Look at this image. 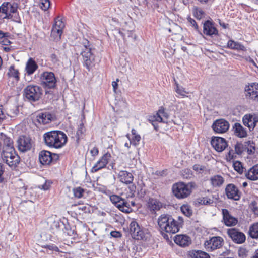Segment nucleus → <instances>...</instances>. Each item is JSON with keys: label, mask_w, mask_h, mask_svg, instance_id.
Here are the masks:
<instances>
[{"label": "nucleus", "mask_w": 258, "mask_h": 258, "mask_svg": "<svg viewBox=\"0 0 258 258\" xmlns=\"http://www.w3.org/2000/svg\"><path fill=\"white\" fill-rule=\"evenodd\" d=\"M45 144L52 148L59 149L64 146L68 140L67 135L62 131L54 130L43 135Z\"/></svg>", "instance_id": "obj_1"}, {"label": "nucleus", "mask_w": 258, "mask_h": 258, "mask_svg": "<svg viewBox=\"0 0 258 258\" xmlns=\"http://www.w3.org/2000/svg\"><path fill=\"white\" fill-rule=\"evenodd\" d=\"M158 226L161 232L175 234L179 230V225L171 215L163 214L158 218Z\"/></svg>", "instance_id": "obj_2"}, {"label": "nucleus", "mask_w": 258, "mask_h": 258, "mask_svg": "<svg viewBox=\"0 0 258 258\" xmlns=\"http://www.w3.org/2000/svg\"><path fill=\"white\" fill-rule=\"evenodd\" d=\"M192 187V183L185 184L183 182H178L173 185L172 192L176 198L184 199L191 194Z\"/></svg>", "instance_id": "obj_3"}, {"label": "nucleus", "mask_w": 258, "mask_h": 258, "mask_svg": "<svg viewBox=\"0 0 258 258\" xmlns=\"http://www.w3.org/2000/svg\"><path fill=\"white\" fill-rule=\"evenodd\" d=\"M42 95V89L37 85H29L24 90V96L30 102L38 101Z\"/></svg>", "instance_id": "obj_4"}, {"label": "nucleus", "mask_w": 258, "mask_h": 258, "mask_svg": "<svg viewBox=\"0 0 258 258\" xmlns=\"http://www.w3.org/2000/svg\"><path fill=\"white\" fill-rule=\"evenodd\" d=\"M1 156L3 161L12 168H15L20 162V157L16 154L14 149L3 150Z\"/></svg>", "instance_id": "obj_5"}, {"label": "nucleus", "mask_w": 258, "mask_h": 258, "mask_svg": "<svg viewBox=\"0 0 258 258\" xmlns=\"http://www.w3.org/2000/svg\"><path fill=\"white\" fill-rule=\"evenodd\" d=\"M83 47V50L80 53L82 56L84 66L88 71H90L95 65V57L93 50L89 46H87L85 43Z\"/></svg>", "instance_id": "obj_6"}, {"label": "nucleus", "mask_w": 258, "mask_h": 258, "mask_svg": "<svg viewBox=\"0 0 258 258\" xmlns=\"http://www.w3.org/2000/svg\"><path fill=\"white\" fill-rule=\"evenodd\" d=\"M110 200L112 203L120 211L125 213H129L131 211L130 203L126 201L125 199L121 198L120 196L112 195L110 196Z\"/></svg>", "instance_id": "obj_7"}, {"label": "nucleus", "mask_w": 258, "mask_h": 258, "mask_svg": "<svg viewBox=\"0 0 258 258\" xmlns=\"http://www.w3.org/2000/svg\"><path fill=\"white\" fill-rule=\"evenodd\" d=\"M223 239L220 236H214L204 243L206 249L208 251H212L219 249L224 244Z\"/></svg>", "instance_id": "obj_8"}, {"label": "nucleus", "mask_w": 258, "mask_h": 258, "mask_svg": "<svg viewBox=\"0 0 258 258\" xmlns=\"http://www.w3.org/2000/svg\"><path fill=\"white\" fill-rule=\"evenodd\" d=\"M42 84L48 88H54L56 87V79L52 72H45L41 75Z\"/></svg>", "instance_id": "obj_9"}, {"label": "nucleus", "mask_w": 258, "mask_h": 258, "mask_svg": "<svg viewBox=\"0 0 258 258\" xmlns=\"http://www.w3.org/2000/svg\"><path fill=\"white\" fill-rule=\"evenodd\" d=\"M18 150L22 152L30 150L32 146L31 139L26 136L19 137L17 141Z\"/></svg>", "instance_id": "obj_10"}, {"label": "nucleus", "mask_w": 258, "mask_h": 258, "mask_svg": "<svg viewBox=\"0 0 258 258\" xmlns=\"http://www.w3.org/2000/svg\"><path fill=\"white\" fill-rule=\"evenodd\" d=\"M229 122L224 119H217L212 125L213 131L218 134L226 133L229 130Z\"/></svg>", "instance_id": "obj_11"}, {"label": "nucleus", "mask_w": 258, "mask_h": 258, "mask_svg": "<svg viewBox=\"0 0 258 258\" xmlns=\"http://www.w3.org/2000/svg\"><path fill=\"white\" fill-rule=\"evenodd\" d=\"M18 5L13 2H4L0 7V13L5 14V18H10L11 14L17 12Z\"/></svg>", "instance_id": "obj_12"}, {"label": "nucleus", "mask_w": 258, "mask_h": 258, "mask_svg": "<svg viewBox=\"0 0 258 258\" xmlns=\"http://www.w3.org/2000/svg\"><path fill=\"white\" fill-rule=\"evenodd\" d=\"M227 233L233 241L236 243L242 244L245 241L246 237L245 235L235 228L228 229Z\"/></svg>", "instance_id": "obj_13"}, {"label": "nucleus", "mask_w": 258, "mask_h": 258, "mask_svg": "<svg viewBox=\"0 0 258 258\" xmlns=\"http://www.w3.org/2000/svg\"><path fill=\"white\" fill-rule=\"evenodd\" d=\"M225 194L229 199L238 201L241 197V192L233 184H228L225 188Z\"/></svg>", "instance_id": "obj_14"}, {"label": "nucleus", "mask_w": 258, "mask_h": 258, "mask_svg": "<svg viewBox=\"0 0 258 258\" xmlns=\"http://www.w3.org/2000/svg\"><path fill=\"white\" fill-rule=\"evenodd\" d=\"M54 158L57 159L58 158V155L56 154H52L50 152L48 151H42L39 154V160L43 165L49 164Z\"/></svg>", "instance_id": "obj_15"}, {"label": "nucleus", "mask_w": 258, "mask_h": 258, "mask_svg": "<svg viewBox=\"0 0 258 258\" xmlns=\"http://www.w3.org/2000/svg\"><path fill=\"white\" fill-rule=\"evenodd\" d=\"M245 91L247 98L258 101V83H253L246 87Z\"/></svg>", "instance_id": "obj_16"}, {"label": "nucleus", "mask_w": 258, "mask_h": 258, "mask_svg": "<svg viewBox=\"0 0 258 258\" xmlns=\"http://www.w3.org/2000/svg\"><path fill=\"white\" fill-rule=\"evenodd\" d=\"M211 143L212 147L218 152H222L227 146L225 139L219 137H213Z\"/></svg>", "instance_id": "obj_17"}, {"label": "nucleus", "mask_w": 258, "mask_h": 258, "mask_svg": "<svg viewBox=\"0 0 258 258\" xmlns=\"http://www.w3.org/2000/svg\"><path fill=\"white\" fill-rule=\"evenodd\" d=\"M223 215V221L227 226H233L238 223V219L231 215L229 211L226 209L222 210Z\"/></svg>", "instance_id": "obj_18"}, {"label": "nucleus", "mask_w": 258, "mask_h": 258, "mask_svg": "<svg viewBox=\"0 0 258 258\" xmlns=\"http://www.w3.org/2000/svg\"><path fill=\"white\" fill-rule=\"evenodd\" d=\"M147 207L152 214H155L162 207V204L159 200L150 198L147 202Z\"/></svg>", "instance_id": "obj_19"}, {"label": "nucleus", "mask_w": 258, "mask_h": 258, "mask_svg": "<svg viewBox=\"0 0 258 258\" xmlns=\"http://www.w3.org/2000/svg\"><path fill=\"white\" fill-rule=\"evenodd\" d=\"M203 33L206 35L212 36L217 35L218 31L212 22L207 20L203 25Z\"/></svg>", "instance_id": "obj_20"}, {"label": "nucleus", "mask_w": 258, "mask_h": 258, "mask_svg": "<svg viewBox=\"0 0 258 258\" xmlns=\"http://www.w3.org/2000/svg\"><path fill=\"white\" fill-rule=\"evenodd\" d=\"M111 158V155L109 153L105 154L93 166L92 170L96 172L99 170L105 167L108 163L109 160Z\"/></svg>", "instance_id": "obj_21"}, {"label": "nucleus", "mask_w": 258, "mask_h": 258, "mask_svg": "<svg viewBox=\"0 0 258 258\" xmlns=\"http://www.w3.org/2000/svg\"><path fill=\"white\" fill-rule=\"evenodd\" d=\"M242 121L244 125L251 131L255 127L256 122H258V118L251 114H246L243 117Z\"/></svg>", "instance_id": "obj_22"}, {"label": "nucleus", "mask_w": 258, "mask_h": 258, "mask_svg": "<svg viewBox=\"0 0 258 258\" xmlns=\"http://www.w3.org/2000/svg\"><path fill=\"white\" fill-rule=\"evenodd\" d=\"M118 178L121 182L128 184L133 182L134 177L131 173L122 170L119 172Z\"/></svg>", "instance_id": "obj_23"}, {"label": "nucleus", "mask_w": 258, "mask_h": 258, "mask_svg": "<svg viewBox=\"0 0 258 258\" xmlns=\"http://www.w3.org/2000/svg\"><path fill=\"white\" fill-rule=\"evenodd\" d=\"M52 115L48 112L40 113L36 117V121L40 124H46L51 121Z\"/></svg>", "instance_id": "obj_24"}, {"label": "nucleus", "mask_w": 258, "mask_h": 258, "mask_svg": "<svg viewBox=\"0 0 258 258\" xmlns=\"http://www.w3.org/2000/svg\"><path fill=\"white\" fill-rule=\"evenodd\" d=\"M168 118V113L165 112L164 108H161L159 109L156 114L153 116L154 120L152 121L153 122L156 121L160 122H167Z\"/></svg>", "instance_id": "obj_25"}, {"label": "nucleus", "mask_w": 258, "mask_h": 258, "mask_svg": "<svg viewBox=\"0 0 258 258\" xmlns=\"http://www.w3.org/2000/svg\"><path fill=\"white\" fill-rule=\"evenodd\" d=\"M174 241L177 244L185 247L188 246L190 243V239L187 236L178 235L175 237Z\"/></svg>", "instance_id": "obj_26"}, {"label": "nucleus", "mask_w": 258, "mask_h": 258, "mask_svg": "<svg viewBox=\"0 0 258 258\" xmlns=\"http://www.w3.org/2000/svg\"><path fill=\"white\" fill-rule=\"evenodd\" d=\"M233 130L235 135L239 138H244L247 136V132L246 130L242 126V125L238 122L234 123L233 126Z\"/></svg>", "instance_id": "obj_27"}, {"label": "nucleus", "mask_w": 258, "mask_h": 258, "mask_svg": "<svg viewBox=\"0 0 258 258\" xmlns=\"http://www.w3.org/2000/svg\"><path fill=\"white\" fill-rule=\"evenodd\" d=\"M38 65L36 62L32 58H30L26 63V71L29 75H32L37 69Z\"/></svg>", "instance_id": "obj_28"}, {"label": "nucleus", "mask_w": 258, "mask_h": 258, "mask_svg": "<svg viewBox=\"0 0 258 258\" xmlns=\"http://www.w3.org/2000/svg\"><path fill=\"white\" fill-rule=\"evenodd\" d=\"M247 178L251 180H256L258 179V164H256L251 168L245 174Z\"/></svg>", "instance_id": "obj_29"}, {"label": "nucleus", "mask_w": 258, "mask_h": 258, "mask_svg": "<svg viewBox=\"0 0 258 258\" xmlns=\"http://www.w3.org/2000/svg\"><path fill=\"white\" fill-rule=\"evenodd\" d=\"M188 258H210L209 255L201 250H192L188 253Z\"/></svg>", "instance_id": "obj_30"}, {"label": "nucleus", "mask_w": 258, "mask_h": 258, "mask_svg": "<svg viewBox=\"0 0 258 258\" xmlns=\"http://www.w3.org/2000/svg\"><path fill=\"white\" fill-rule=\"evenodd\" d=\"M210 182L213 187H219L223 184L224 179L221 175H216L210 178Z\"/></svg>", "instance_id": "obj_31"}, {"label": "nucleus", "mask_w": 258, "mask_h": 258, "mask_svg": "<svg viewBox=\"0 0 258 258\" xmlns=\"http://www.w3.org/2000/svg\"><path fill=\"white\" fill-rule=\"evenodd\" d=\"M248 233L252 238L258 239V223H255L249 227Z\"/></svg>", "instance_id": "obj_32"}, {"label": "nucleus", "mask_w": 258, "mask_h": 258, "mask_svg": "<svg viewBox=\"0 0 258 258\" xmlns=\"http://www.w3.org/2000/svg\"><path fill=\"white\" fill-rule=\"evenodd\" d=\"M227 47L235 50H245V47L240 43L233 40H229L227 43Z\"/></svg>", "instance_id": "obj_33"}, {"label": "nucleus", "mask_w": 258, "mask_h": 258, "mask_svg": "<svg viewBox=\"0 0 258 258\" xmlns=\"http://www.w3.org/2000/svg\"><path fill=\"white\" fill-rule=\"evenodd\" d=\"M132 135L133 137L130 140V144H132V145L136 146L139 144L141 140V136L140 135L137 134L136 131L135 129L132 130Z\"/></svg>", "instance_id": "obj_34"}, {"label": "nucleus", "mask_w": 258, "mask_h": 258, "mask_svg": "<svg viewBox=\"0 0 258 258\" xmlns=\"http://www.w3.org/2000/svg\"><path fill=\"white\" fill-rule=\"evenodd\" d=\"M7 75L10 77L14 78L16 81H18L19 80V73L18 70L16 69L14 66H10L9 71L7 73Z\"/></svg>", "instance_id": "obj_35"}, {"label": "nucleus", "mask_w": 258, "mask_h": 258, "mask_svg": "<svg viewBox=\"0 0 258 258\" xmlns=\"http://www.w3.org/2000/svg\"><path fill=\"white\" fill-rule=\"evenodd\" d=\"M148 238V234L147 233H145L144 231H143L141 228L138 230L136 233L135 237L133 238L136 240H146Z\"/></svg>", "instance_id": "obj_36"}, {"label": "nucleus", "mask_w": 258, "mask_h": 258, "mask_svg": "<svg viewBox=\"0 0 258 258\" xmlns=\"http://www.w3.org/2000/svg\"><path fill=\"white\" fill-rule=\"evenodd\" d=\"M141 228L138 223L136 221H132L130 224V233L133 238L136 235V232L139 230Z\"/></svg>", "instance_id": "obj_37"}, {"label": "nucleus", "mask_w": 258, "mask_h": 258, "mask_svg": "<svg viewBox=\"0 0 258 258\" xmlns=\"http://www.w3.org/2000/svg\"><path fill=\"white\" fill-rule=\"evenodd\" d=\"M64 27V24L63 21L61 20L57 19L55 20L54 25L53 26V27L54 28V30L53 31L54 32H55V31H56V32H59V30L62 31Z\"/></svg>", "instance_id": "obj_38"}, {"label": "nucleus", "mask_w": 258, "mask_h": 258, "mask_svg": "<svg viewBox=\"0 0 258 258\" xmlns=\"http://www.w3.org/2000/svg\"><path fill=\"white\" fill-rule=\"evenodd\" d=\"M181 212L186 216L189 217L192 215V210L188 205H183L180 208Z\"/></svg>", "instance_id": "obj_39"}, {"label": "nucleus", "mask_w": 258, "mask_h": 258, "mask_svg": "<svg viewBox=\"0 0 258 258\" xmlns=\"http://www.w3.org/2000/svg\"><path fill=\"white\" fill-rule=\"evenodd\" d=\"M7 148L14 149L13 141L10 138H6L4 141V146L3 150H6Z\"/></svg>", "instance_id": "obj_40"}, {"label": "nucleus", "mask_w": 258, "mask_h": 258, "mask_svg": "<svg viewBox=\"0 0 258 258\" xmlns=\"http://www.w3.org/2000/svg\"><path fill=\"white\" fill-rule=\"evenodd\" d=\"M175 90L177 93L183 97L186 96V94L188 93V92L186 91L184 88L182 87H180L179 85L176 83Z\"/></svg>", "instance_id": "obj_41"}, {"label": "nucleus", "mask_w": 258, "mask_h": 258, "mask_svg": "<svg viewBox=\"0 0 258 258\" xmlns=\"http://www.w3.org/2000/svg\"><path fill=\"white\" fill-rule=\"evenodd\" d=\"M60 223L58 221H54L50 227L51 232L54 234H57L59 231Z\"/></svg>", "instance_id": "obj_42"}, {"label": "nucleus", "mask_w": 258, "mask_h": 258, "mask_svg": "<svg viewBox=\"0 0 258 258\" xmlns=\"http://www.w3.org/2000/svg\"><path fill=\"white\" fill-rule=\"evenodd\" d=\"M39 5L43 10L46 11L50 7V2L49 0H41Z\"/></svg>", "instance_id": "obj_43"}, {"label": "nucleus", "mask_w": 258, "mask_h": 258, "mask_svg": "<svg viewBox=\"0 0 258 258\" xmlns=\"http://www.w3.org/2000/svg\"><path fill=\"white\" fill-rule=\"evenodd\" d=\"M84 190L80 187H77L73 189L74 196L77 198H80L83 196Z\"/></svg>", "instance_id": "obj_44"}, {"label": "nucleus", "mask_w": 258, "mask_h": 258, "mask_svg": "<svg viewBox=\"0 0 258 258\" xmlns=\"http://www.w3.org/2000/svg\"><path fill=\"white\" fill-rule=\"evenodd\" d=\"M198 202L201 205H207L213 203V200L207 197H203L197 199Z\"/></svg>", "instance_id": "obj_45"}, {"label": "nucleus", "mask_w": 258, "mask_h": 258, "mask_svg": "<svg viewBox=\"0 0 258 258\" xmlns=\"http://www.w3.org/2000/svg\"><path fill=\"white\" fill-rule=\"evenodd\" d=\"M248 250L244 247H240L238 249V256L241 258H246L248 255Z\"/></svg>", "instance_id": "obj_46"}, {"label": "nucleus", "mask_w": 258, "mask_h": 258, "mask_svg": "<svg viewBox=\"0 0 258 258\" xmlns=\"http://www.w3.org/2000/svg\"><path fill=\"white\" fill-rule=\"evenodd\" d=\"M54 28L52 27L51 36L53 37L54 39L59 40L60 39L61 35L62 34V31L59 30V32H56V31L54 32Z\"/></svg>", "instance_id": "obj_47"}, {"label": "nucleus", "mask_w": 258, "mask_h": 258, "mask_svg": "<svg viewBox=\"0 0 258 258\" xmlns=\"http://www.w3.org/2000/svg\"><path fill=\"white\" fill-rule=\"evenodd\" d=\"M233 167L235 170L239 173H242L243 170L242 164L239 161H236L233 163Z\"/></svg>", "instance_id": "obj_48"}, {"label": "nucleus", "mask_w": 258, "mask_h": 258, "mask_svg": "<svg viewBox=\"0 0 258 258\" xmlns=\"http://www.w3.org/2000/svg\"><path fill=\"white\" fill-rule=\"evenodd\" d=\"M243 149H244L243 145L241 143H237L235 145V151L237 154H238V155L241 154L243 152Z\"/></svg>", "instance_id": "obj_49"}, {"label": "nucleus", "mask_w": 258, "mask_h": 258, "mask_svg": "<svg viewBox=\"0 0 258 258\" xmlns=\"http://www.w3.org/2000/svg\"><path fill=\"white\" fill-rule=\"evenodd\" d=\"M44 247L46 249H47V252L48 253V251L47 250H49L50 251H59V248L55 245L51 244V245H46L44 246Z\"/></svg>", "instance_id": "obj_50"}, {"label": "nucleus", "mask_w": 258, "mask_h": 258, "mask_svg": "<svg viewBox=\"0 0 258 258\" xmlns=\"http://www.w3.org/2000/svg\"><path fill=\"white\" fill-rule=\"evenodd\" d=\"M204 15V12L201 9H196L194 12L195 16L199 19H201Z\"/></svg>", "instance_id": "obj_51"}, {"label": "nucleus", "mask_w": 258, "mask_h": 258, "mask_svg": "<svg viewBox=\"0 0 258 258\" xmlns=\"http://www.w3.org/2000/svg\"><path fill=\"white\" fill-rule=\"evenodd\" d=\"M182 175L184 178H190V177H191L192 174V172H191V170H190L189 169H186L183 171Z\"/></svg>", "instance_id": "obj_52"}, {"label": "nucleus", "mask_w": 258, "mask_h": 258, "mask_svg": "<svg viewBox=\"0 0 258 258\" xmlns=\"http://www.w3.org/2000/svg\"><path fill=\"white\" fill-rule=\"evenodd\" d=\"M85 131V128L83 123L80 124L79 128L77 131V134L79 136L83 134Z\"/></svg>", "instance_id": "obj_53"}, {"label": "nucleus", "mask_w": 258, "mask_h": 258, "mask_svg": "<svg viewBox=\"0 0 258 258\" xmlns=\"http://www.w3.org/2000/svg\"><path fill=\"white\" fill-rule=\"evenodd\" d=\"M91 207L89 205H86L85 206H82L80 207V209L84 211L85 213H90L91 211Z\"/></svg>", "instance_id": "obj_54"}, {"label": "nucleus", "mask_w": 258, "mask_h": 258, "mask_svg": "<svg viewBox=\"0 0 258 258\" xmlns=\"http://www.w3.org/2000/svg\"><path fill=\"white\" fill-rule=\"evenodd\" d=\"M116 106H120L122 107V108L120 110L121 111H122L123 109H125L127 107V103L125 101L122 100L118 102V103L116 104Z\"/></svg>", "instance_id": "obj_55"}, {"label": "nucleus", "mask_w": 258, "mask_h": 258, "mask_svg": "<svg viewBox=\"0 0 258 258\" xmlns=\"http://www.w3.org/2000/svg\"><path fill=\"white\" fill-rule=\"evenodd\" d=\"M188 22L191 24V25L194 27V28L196 29H198V25L196 23V22L195 21V20H194L193 19L191 18H189L188 19Z\"/></svg>", "instance_id": "obj_56"}, {"label": "nucleus", "mask_w": 258, "mask_h": 258, "mask_svg": "<svg viewBox=\"0 0 258 258\" xmlns=\"http://www.w3.org/2000/svg\"><path fill=\"white\" fill-rule=\"evenodd\" d=\"M110 235L112 237H115V238H118L121 237V234L118 231H112L110 233Z\"/></svg>", "instance_id": "obj_57"}, {"label": "nucleus", "mask_w": 258, "mask_h": 258, "mask_svg": "<svg viewBox=\"0 0 258 258\" xmlns=\"http://www.w3.org/2000/svg\"><path fill=\"white\" fill-rule=\"evenodd\" d=\"M3 40L1 41V43L4 45H9L11 44L10 41L7 38L4 37L2 38Z\"/></svg>", "instance_id": "obj_58"}, {"label": "nucleus", "mask_w": 258, "mask_h": 258, "mask_svg": "<svg viewBox=\"0 0 258 258\" xmlns=\"http://www.w3.org/2000/svg\"><path fill=\"white\" fill-rule=\"evenodd\" d=\"M74 230H72L71 228H69L68 227L66 226L65 227V231L64 232H66L67 234L69 236H72L74 234Z\"/></svg>", "instance_id": "obj_59"}, {"label": "nucleus", "mask_w": 258, "mask_h": 258, "mask_svg": "<svg viewBox=\"0 0 258 258\" xmlns=\"http://www.w3.org/2000/svg\"><path fill=\"white\" fill-rule=\"evenodd\" d=\"M90 153L92 156H94L98 154V149L97 147H94L91 150Z\"/></svg>", "instance_id": "obj_60"}, {"label": "nucleus", "mask_w": 258, "mask_h": 258, "mask_svg": "<svg viewBox=\"0 0 258 258\" xmlns=\"http://www.w3.org/2000/svg\"><path fill=\"white\" fill-rule=\"evenodd\" d=\"M50 186V182L46 181L43 185L42 189L44 190H48Z\"/></svg>", "instance_id": "obj_61"}, {"label": "nucleus", "mask_w": 258, "mask_h": 258, "mask_svg": "<svg viewBox=\"0 0 258 258\" xmlns=\"http://www.w3.org/2000/svg\"><path fill=\"white\" fill-rule=\"evenodd\" d=\"M52 62L54 63H56L58 61V59L57 57V56L55 54H52L50 56Z\"/></svg>", "instance_id": "obj_62"}, {"label": "nucleus", "mask_w": 258, "mask_h": 258, "mask_svg": "<svg viewBox=\"0 0 258 258\" xmlns=\"http://www.w3.org/2000/svg\"><path fill=\"white\" fill-rule=\"evenodd\" d=\"M193 169L195 171H198L199 170H202V166H200V165L196 164V165H194Z\"/></svg>", "instance_id": "obj_63"}, {"label": "nucleus", "mask_w": 258, "mask_h": 258, "mask_svg": "<svg viewBox=\"0 0 258 258\" xmlns=\"http://www.w3.org/2000/svg\"><path fill=\"white\" fill-rule=\"evenodd\" d=\"M8 35V33H4L2 31L0 30V39H2L4 37H7Z\"/></svg>", "instance_id": "obj_64"}]
</instances>
